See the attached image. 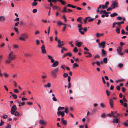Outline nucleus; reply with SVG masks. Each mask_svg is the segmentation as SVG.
<instances>
[{"label":"nucleus","instance_id":"f257e3e1","mask_svg":"<svg viewBox=\"0 0 128 128\" xmlns=\"http://www.w3.org/2000/svg\"><path fill=\"white\" fill-rule=\"evenodd\" d=\"M47 56L48 58L51 60V62L53 63L52 65V67H55L58 66V61L57 60L54 61L53 57L49 55H48Z\"/></svg>","mask_w":128,"mask_h":128},{"label":"nucleus","instance_id":"f03ea898","mask_svg":"<svg viewBox=\"0 0 128 128\" xmlns=\"http://www.w3.org/2000/svg\"><path fill=\"white\" fill-rule=\"evenodd\" d=\"M28 35L27 34L25 33L22 34L19 38V39L21 40L25 41V39L28 38Z\"/></svg>","mask_w":128,"mask_h":128},{"label":"nucleus","instance_id":"7ed1b4c3","mask_svg":"<svg viewBox=\"0 0 128 128\" xmlns=\"http://www.w3.org/2000/svg\"><path fill=\"white\" fill-rule=\"evenodd\" d=\"M15 55L13 53V52H11L9 53L8 56V58L10 59V60H12L15 58Z\"/></svg>","mask_w":128,"mask_h":128},{"label":"nucleus","instance_id":"20e7f679","mask_svg":"<svg viewBox=\"0 0 128 128\" xmlns=\"http://www.w3.org/2000/svg\"><path fill=\"white\" fill-rule=\"evenodd\" d=\"M58 68H56L51 72V73L55 77L56 76L57 73L58 72Z\"/></svg>","mask_w":128,"mask_h":128},{"label":"nucleus","instance_id":"39448f33","mask_svg":"<svg viewBox=\"0 0 128 128\" xmlns=\"http://www.w3.org/2000/svg\"><path fill=\"white\" fill-rule=\"evenodd\" d=\"M17 108L16 106L15 105H13L12 107L11 110L10 111V113L12 114H13L16 110Z\"/></svg>","mask_w":128,"mask_h":128},{"label":"nucleus","instance_id":"423d86ee","mask_svg":"<svg viewBox=\"0 0 128 128\" xmlns=\"http://www.w3.org/2000/svg\"><path fill=\"white\" fill-rule=\"evenodd\" d=\"M111 6L112 7V8L113 9H114L116 7H118V2L116 1H114L113 2Z\"/></svg>","mask_w":128,"mask_h":128},{"label":"nucleus","instance_id":"0eeeda50","mask_svg":"<svg viewBox=\"0 0 128 128\" xmlns=\"http://www.w3.org/2000/svg\"><path fill=\"white\" fill-rule=\"evenodd\" d=\"M41 49L42 53L44 54L46 53L45 46L43 44L42 46L41 47Z\"/></svg>","mask_w":128,"mask_h":128},{"label":"nucleus","instance_id":"6e6552de","mask_svg":"<svg viewBox=\"0 0 128 128\" xmlns=\"http://www.w3.org/2000/svg\"><path fill=\"white\" fill-rule=\"evenodd\" d=\"M67 10H68L70 12H72V10H70L69 9H68L67 10V8L66 7H64L63 10L62 11V12H68Z\"/></svg>","mask_w":128,"mask_h":128},{"label":"nucleus","instance_id":"1a4fd4ad","mask_svg":"<svg viewBox=\"0 0 128 128\" xmlns=\"http://www.w3.org/2000/svg\"><path fill=\"white\" fill-rule=\"evenodd\" d=\"M122 49L120 47H118L117 49V51L118 54L121 55L123 54V53L121 52Z\"/></svg>","mask_w":128,"mask_h":128},{"label":"nucleus","instance_id":"9d476101","mask_svg":"<svg viewBox=\"0 0 128 128\" xmlns=\"http://www.w3.org/2000/svg\"><path fill=\"white\" fill-rule=\"evenodd\" d=\"M110 106L111 108H112L114 107L113 102L114 101L112 99H110Z\"/></svg>","mask_w":128,"mask_h":128},{"label":"nucleus","instance_id":"9b49d317","mask_svg":"<svg viewBox=\"0 0 128 128\" xmlns=\"http://www.w3.org/2000/svg\"><path fill=\"white\" fill-rule=\"evenodd\" d=\"M105 42L104 41H103L100 43H99L98 45L100 46H102V48H104L105 47Z\"/></svg>","mask_w":128,"mask_h":128},{"label":"nucleus","instance_id":"f8f14e48","mask_svg":"<svg viewBox=\"0 0 128 128\" xmlns=\"http://www.w3.org/2000/svg\"><path fill=\"white\" fill-rule=\"evenodd\" d=\"M76 42L77 43L75 44L78 47H80L81 46L82 42H80L76 41Z\"/></svg>","mask_w":128,"mask_h":128},{"label":"nucleus","instance_id":"ddd939ff","mask_svg":"<svg viewBox=\"0 0 128 128\" xmlns=\"http://www.w3.org/2000/svg\"><path fill=\"white\" fill-rule=\"evenodd\" d=\"M100 105L101 108H105L106 107L105 104L102 102H101L100 104Z\"/></svg>","mask_w":128,"mask_h":128},{"label":"nucleus","instance_id":"4468645a","mask_svg":"<svg viewBox=\"0 0 128 128\" xmlns=\"http://www.w3.org/2000/svg\"><path fill=\"white\" fill-rule=\"evenodd\" d=\"M78 28L79 32L81 33V34H84V32L83 31H81L83 29L81 27L79 28Z\"/></svg>","mask_w":128,"mask_h":128},{"label":"nucleus","instance_id":"2eb2a0df","mask_svg":"<svg viewBox=\"0 0 128 128\" xmlns=\"http://www.w3.org/2000/svg\"><path fill=\"white\" fill-rule=\"evenodd\" d=\"M40 123L41 124L46 125V122L42 120H40Z\"/></svg>","mask_w":128,"mask_h":128},{"label":"nucleus","instance_id":"dca6fc26","mask_svg":"<svg viewBox=\"0 0 128 128\" xmlns=\"http://www.w3.org/2000/svg\"><path fill=\"white\" fill-rule=\"evenodd\" d=\"M5 18L4 16H0V20L1 21H4L5 20Z\"/></svg>","mask_w":128,"mask_h":128},{"label":"nucleus","instance_id":"f3484780","mask_svg":"<svg viewBox=\"0 0 128 128\" xmlns=\"http://www.w3.org/2000/svg\"><path fill=\"white\" fill-rule=\"evenodd\" d=\"M118 118H115L112 121V122L114 123H117L118 122Z\"/></svg>","mask_w":128,"mask_h":128},{"label":"nucleus","instance_id":"a211bd4d","mask_svg":"<svg viewBox=\"0 0 128 128\" xmlns=\"http://www.w3.org/2000/svg\"><path fill=\"white\" fill-rule=\"evenodd\" d=\"M118 15V14L116 12H114L113 14H111L110 16L112 17H114V16H116Z\"/></svg>","mask_w":128,"mask_h":128},{"label":"nucleus","instance_id":"6ab92c4d","mask_svg":"<svg viewBox=\"0 0 128 128\" xmlns=\"http://www.w3.org/2000/svg\"><path fill=\"white\" fill-rule=\"evenodd\" d=\"M51 86V85L50 83L48 82L47 84H45L44 86V87H48V88H50Z\"/></svg>","mask_w":128,"mask_h":128},{"label":"nucleus","instance_id":"aec40b11","mask_svg":"<svg viewBox=\"0 0 128 128\" xmlns=\"http://www.w3.org/2000/svg\"><path fill=\"white\" fill-rule=\"evenodd\" d=\"M104 35L103 33L100 34L99 33H97L96 34V36L97 38H98L100 36H102Z\"/></svg>","mask_w":128,"mask_h":128},{"label":"nucleus","instance_id":"412c9836","mask_svg":"<svg viewBox=\"0 0 128 128\" xmlns=\"http://www.w3.org/2000/svg\"><path fill=\"white\" fill-rule=\"evenodd\" d=\"M12 60L8 58L6 60V63L9 64L10 63Z\"/></svg>","mask_w":128,"mask_h":128},{"label":"nucleus","instance_id":"4be33fe9","mask_svg":"<svg viewBox=\"0 0 128 128\" xmlns=\"http://www.w3.org/2000/svg\"><path fill=\"white\" fill-rule=\"evenodd\" d=\"M13 46V48L14 49L18 48H19L18 46L17 45L14 44Z\"/></svg>","mask_w":128,"mask_h":128},{"label":"nucleus","instance_id":"5701e85b","mask_svg":"<svg viewBox=\"0 0 128 128\" xmlns=\"http://www.w3.org/2000/svg\"><path fill=\"white\" fill-rule=\"evenodd\" d=\"M90 18V16H88V17H87L86 18H85L84 20V23L85 24H86V22H87L88 19V18Z\"/></svg>","mask_w":128,"mask_h":128},{"label":"nucleus","instance_id":"b1692460","mask_svg":"<svg viewBox=\"0 0 128 128\" xmlns=\"http://www.w3.org/2000/svg\"><path fill=\"white\" fill-rule=\"evenodd\" d=\"M123 66V64L121 63H120L118 65V67L120 68H122Z\"/></svg>","mask_w":128,"mask_h":128},{"label":"nucleus","instance_id":"393cba45","mask_svg":"<svg viewBox=\"0 0 128 128\" xmlns=\"http://www.w3.org/2000/svg\"><path fill=\"white\" fill-rule=\"evenodd\" d=\"M120 29L119 28H117L116 30V32L118 34H119L120 33Z\"/></svg>","mask_w":128,"mask_h":128},{"label":"nucleus","instance_id":"a878e982","mask_svg":"<svg viewBox=\"0 0 128 128\" xmlns=\"http://www.w3.org/2000/svg\"><path fill=\"white\" fill-rule=\"evenodd\" d=\"M78 65L76 63H74L73 65V67L74 68L78 67Z\"/></svg>","mask_w":128,"mask_h":128},{"label":"nucleus","instance_id":"bb28decb","mask_svg":"<svg viewBox=\"0 0 128 128\" xmlns=\"http://www.w3.org/2000/svg\"><path fill=\"white\" fill-rule=\"evenodd\" d=\"M65 111H63V112H64V113L66 112V114H68V108H66L65 109Z\"/></svg>","mask_w":128,"mask_h":128},{"label":"nucleus","instance_id":"cd10ccee","mask_svg":"<svg viewBox=\"0 0 128 128\" xmlns=\"http://www.w3.org/2000/svg\"><path fill=\"white\" fill-rule=\"evenodd\" d=\"M14 30L15 31L17 32L18 34L19 33V32H18V29L16 28H14Z\"/></svg>","mask_w":128,"mask_h":128},{"label":"nucleus","instance_id":"c85d7f7f","mask_svg":"<svg viewBox=\"0 0 128 128\" xmlns=\"http://www.w3.org/2000/svg\"><path fill=\"white\" fill-rule=\"evenodd\" d=\"M26 104L29 106H31L32 104L33 103L32 102H26Z\"/></svg>","mask_w":128,"mask_h":128},{"label":"nucleus","instance_id":"c756f323","mask_svg":"<svg viewBox=\"0 0 128 128\" xmlns=\"http://www.w3.org/2000/svg\"><path fill=\"white\" fill-rule=\"evenodd\" d=\"M107 58H105L103 59V61L105 64H106L107 63Z\"/></svg>","mask_w":128,"mask_h":128},{"label":"nucleus","instance_id":"7c9ffc66","mask_svg":"<svg viewBox=\"0 0 128 128\" xmlns=\"http://www.w3.org/2000/svg\"><path fill=\"white\" fill-rule=\"evenodd\" d=\"M64 108L63 107L59 106L58 108V111H59L60 110H62L64 109Z\"/></svg>","mask_w":128,"mask_h":128},{"label":"nucleus","instance_id":"2f4dec72","mask_svg":"<svg viewBox=\"0 0 128 128\" xmlns=\"http://www.w3.org/2000/svg\"><path fill=\"white\" fill-rule=\"evenodd\" d=\"M64 45V44H58V45L57 46L59 48H62V46Z\"/></svg>","mask_w":128,"mask_h":128},{"label":"nucleus","instance_id":"473e14b6","mask_svg":"<svg viewBox=\"0 0 128 128\" xmlns=\"http://www.w3.org/2000/svg\"><path fill=\"white\" fill-rule=\"evenodd\" d=\"M95 18H91L90 19L88 20V21L89 22H92L93 20L94 19H95Z\"/></svg>","mask_w":128,"mask_h":128},{"label":"nucleus","instance_id":"72a5a7b5","mask_svg":"<svg viewBox=\"0 0 128 128\" xmlns=\"http://www.w3.org/2000/svg\"><path fill=\"white\" fill-rule=\"evenodd\" d=\"M11 126L10 124H8L6 126V128H11Z\"/></svg>","mask_w":128,"mask_h":128},{"label":"nucleus","instance_id":"f704fd0d","mask_svg":"<svg viewBox=\"0 0 128 128\" xmlns=\"http://www.w3.org/2000/svg\"><path fill=\"white\" fill-rule=\"evenodd\" d=\"M59 1L61 2V4L62 5H64L65 4V2L62 0H60Z\"/></svg>","mask_w":128,"mask_h":128},{"label":"nucleus","instance_id":"c9c22d12","mask_svg":"<svg viewBox=\"0 0 128 128\" xmlns=\"http://www.w3.org/2000/svg\"><path fill=\"white\" fill-rule=\"evenodd\" d=\"M82 19V18L81 17H79L77 19V21L78 22L80 21Z\"/></svg>","mask_w":128,"mask_h":128},{"label":"nucleus","instance_id":"e433bc0d","mask_svg":"<svg viewBox=\"0 0 128 128\" xmlns=\"http://www.w3.org/2000/svg\"><path fill=\"white\" fill-rule=\"evenodd\" d=\"M42 78L43 79H44L47 78V76L46 75H42L41 76Z\"/></svg>","mask_w":128,"mask_h":128},{"label":"nucleus","instance_id":"4c0bfd02","mask_svg":"<svg viewBox=\"0 0 128 128\" xmlns=\"http://www.w3.org/2000/svg\"><path fill=\"white\" fill-rule=\"evenodd\" d=\"M102 54L103 55H105L106 54V53L104 50V49H102Z\"/></svg>","mask_w":128,"mask_h":128},{"label":"nucleus","instance_id":"58836bf2","mask_svg":"<svg viewBox=\"0 0 128 128\" xmlns=\"http://www.w3.org/2000/svg\"><path fill=\"white\" fill-rule=\"evenodd\" d=\"M12 96L13 97V98L15 99H16L17 98V95L16 94H12Z\"/></svg>","mask_w":128,"mask_h":128},{"label":"nucleus","instance_id":"ea45409f","mask_svg":"<svg viewBox=\"0 0 128 128\" xmlns=\"http://www.w3.org/2000/svg\"><path fill=\"white\" fill-rule=\"evenodd\" d=\"M37 4V2H33L32 4V6H36Z\"/></svg>","mask_w":128,"mask_h":128},{"label":"nucleus","instance_id":"a19ab883","mask_svg":"<svg viewBox=\"0 0 128 128\" xmlns=\"http://www.w3.org/2000/svg\"><path fill=\"white\" fill-rule=\"evenodd\" d=\"M96 64L99 66H100V62L98 61H97L96 62Z\"/></svg>","mask_w":128,"mask_h":128},{"label":"nucleus","instance_id":"79ce46f5","mask_svg":"<svg viewBox=\"0 0 128 128\" xmlns=\"http://www.w3.org/2000/svg\"><path fill=\"white\" fill-rule=\"evenodd\" d=\"M62 123L64 125H66L67 124V123L65 120H64L62 122Z\"/></svg>","mask_w":128,"mask_h":128},{"label":"nucleus","instance_id":"37998d69","mask_svg":"<svg viewBox=\"0 0 128 128\" xmlns=\"http://www.w3.org/2000/svg\"><path fill=\"white\" fill-rule=\"evenodd\" d=\"M8 117V116L6 114H5L4 115H3L2 116V118L4 119H6V118Z\"/></svg>","mask_w":128,"mask_h":128},{"label":"nucleus","instance_id":"c03bdc74","mask_svg":"<svg viewBox=\"0 0 128 128\" xmlns=\"http://www.w3.org/2000/svg\"><path fill=\"white\" fill-rule=\"evenodd\" d=\"M61 116L62 117H63L64 116V112H61Z\"/></svg>","mask_w":128,"mask_h":128},{"label":"nucleus","instance_id":"a18cd8bd","mask_svg":"<svg viewBox=\"0 0 128 128\" xmlns=\"http://www.w3.org/2000/svg\"><path fill=\"white\" fill-rule=\"evenodd\" d=\"M52 100L54 101L55 102L57 101V99L56 97H53L52 98Z\"/></svg>","mask_w":128,"mask_h":128},{"label":"nucleus","instance_id":"49530a36","mask_svg":"<svg viewBox=\"0 0 128 128\" xmlns=\"http://www.w3.org/2000/svg\"><path fill=\"white\" fill-rule=\"evenodd\" d=\"M102 12V13L103 14H104L106 13L107 12H106V10H102L100 12V14H101Z\"/></svg>","mask_w":128,"mask_h":128},{"label":"nucleus","instance_id":"de8ad7c7","mask_svg":"<svg viewBox=\"0 0 128 128\" xmlns=\"http://www.w3.org/2000/svg\"><path fill=\"white\" fill-rule=\"evenodd\" d=\"M74 52H78V50L76 47L74 48Z\"/></svg>","mask_w":128,"mask_h":128},{"label":"nucleus","instance_id":"09e8293b","mask_svg":"<svg viewBox=\"0 0 128 128\" xmlns=\"http://www.w3.org/2000/svg\"><path fill=\"white\" fill-rule=\"evenodd\" d=\"M123 100H124V102H127V100L125 98V96L124 95L123 96V98H122Z\"/></svg>","mask_w":128,"mask_h":128},{"label":"nucleus","instance_id":"8fccbe9b","mask_svg":"<svg viewBox=\"0 0 128 128\" xmlns=\"http://www.w3.org/2000/svg\"><path fill=\"white\" fill-rule=\"evenodd\" d=\"M14 92L16 93H18L19 92L18 90L16 89H14Z\"/></svg>","mask_w":128,"mask_h":128},{"label":"nucleus","instance_id":"3c124183","mask_svg":"<svg viewBox=\"0 0 128 128\" xmlns=\"http://www.w3.org/2000/svg\"><path fill=\"white\" fill-rule=\"evenodd\" d=\"M68 74L66 73H64L63 75V76L64 78H66L68 76Z\"/></svg>","mask_w":128,"mask_h":128},{"label":"nucleus","instance_id":"603ef678","mask_svg":"<svg viewBox=\"0 0 128 128\" xmlns=\"http://www.w3.org/2000/svg\"><path fill=\"white\" fill-rule=\"evenodd\" d=\"M4 75L5 77L6 78L8 77L9 76V75L8 74L6 73H4Z\"/></svg>","mask_w":128,"mask_h":128},{"label":"nucleus","instance_id":"864d4df0","mask_svg":"<svg viewBox=\"0 0 128 128\" xmlns=\"http://www.w3.org/2000/svg\"><path fill=\"white\" fill-rule=\"evenodd\" d=\"M100 57V56L99 55H98V54H97L94 56V59H95L96 58H99Z\"/></svg>","mask_w":128,"mask_h":128},{"label":"nucleus","instance_id":"5fc2aeb1","mask_svg":"<svg viewBox=\"0 0 128 128\" xmlns=\"http://www.w3.org/2000/svg\"><path fill=\"white\" fill-rule=\"evenodd\" d=\"M64 26L63 28V32L64 31V30H65L66 28V27L67 25L66 24H64Z\"/></svg>","mask_w":128,"mask_h":128},{"label":"nucleus","instance_id":"6e6d98bb","mask_svg":"<svg viewBox=\"0 0 128 128\" xmlns=\"http://www.w3.org/2000/svg\"><path fill=\"white\" fill-rule=\"evenodd\" d=\"M68 89L70 88L71 86V84L70 82H68Z\"/></svg>","mask_w":128,"mask_h":128},{"label":"nucleus","instance_id":"4d7b16f0","mask_svg":"<svg viewBox=\"0 0 128 128\" xmlns=\"http://www.w3.org/2000/svg\"><path fill=\"white\" fill-rule=\"evenodd\" d=\"M108 7L107 6H106V5H102V8L103 9H104V8H106Z\"/></svg>","mask_w":128,"mask_h":128},{"label":"nucleus","instance_id":"13d9d810","mask_svg":"<svg viewBox=\"0 0 128 128\" xmlns=\"http://www.w3.org/2000/svg\"><path fill=\"white\" fill-rule=\"evenodd\" d=\"M88 54V55H87L86 56V57L90 58L92 56V55L90 53V54Z\"/></svg>","mask_w":128,"mask_h":128},{"label":"nucleus","instance_id":"bf43d9fd","mask_svg":"<svg viewBox=\"0 0 128 128\" xmlns=\"http://www.w3.org/2000/svg\"><path fill=\"white\" fill-rule=\"evenodd\" d=\"M122 90L123 92H124L126 91L125 88L123 87L122 88Z\"/></svg>","mask_w":128,"mask_h":128},{"label":"nucleus","instance_id":"052dcab7","mask_svg":"<svg viewBox=\"0 0 128 128\" xmlns=\"http://www.w3.org/2000/svg\"><path fill=\"white\" fill-rule=\"evenodd\" d=\"M107 116V115L106 114H103L102 116L101 117L103 118H105Z\"/></svg>","mask_w":128,"mask_h":128},{"label":"nucleus","instance_id":"680f3d73","mask_svg":"<svg viewBox=\"0 0 128 128\" xmlns=\"http://www.w3.org/2000/svg\"><path fill=\"white\" fill-rule=\"evenodd\" d=\"M2 120H1V122L0 124V126H1L4 124V122L2 121Z\"/></svg>","mask_w":128,"mask_h":128},{"label":"nucleus","instance_id":"e2e57ef3","mask_svg":"<svg viewBox=\"0 0 128 128\" xmlns=\"http://www.w3.org/2000/svg\"><path fill=\"white\" fill-rule=\"evenodd\" d=\"M116 89L118 90H120V86H117L116 87Z\"/></svg>","mask_w":128,"mask_h":128},{"label":"nucleus","instance_id":"0e129e2a","mask_svg":"<svg viewBox=\"0 0 128 128\" xmlns=\"http://www.w3.org/2000/svg\"><path fill=\"white\" fill-rule=\"evenodd\" d=\"M50 41L52 42L53 40V37L52 36H51L50 37Z\"/></svg>","mask_w":128,"mask_h":128},{"label":"nucleus","instance_id":"69168bd1","mask_svg":"<svg viewBox=\"0 0 128 128\" xmlns=\"http://www.w3.org/2000/svg\"><path fill=\"white\" fill-rule=\"evenodd\" d=\"M106 92L108 96H109L110 95V93L108 90H106Z\"/></svg>","mask_w":128,"mask_h":128},{"label":"nucleus","instance_id":"338daca9","mask_svg":"<svg viewBox=\"0 0 128 128\" xmlns=\"http://www.w3.org/2000/svg\"><path fill=\"white\" fill-rule=\"evenodd\" d=\"M19 114L18 112L17 111H16V112H15V113L14 114V115L16 116H18V115H19Z\"/></svg>","mask_w":128,"mask_h":128},{"label":"nucleus","instance_id":"774afa93","mask_svg":"<svg viewBox=\"0 0 128 128\" xmlns=\"http://www.w3.org/2000/svg\"><path fill=\"white\" fill-rule=\"evenodd\" d=\"M58 25L60 26L62 24V22L60 21H58Z\"/></svg>","mask_w":128,"mask_h":128}]
</instances>
